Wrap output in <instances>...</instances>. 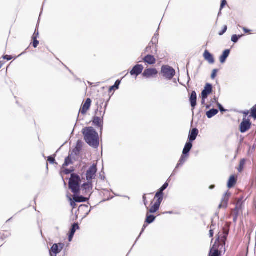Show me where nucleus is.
I'll return each mask as SVG.
<instances>
[{
  "label": "nucleus",
  "instance_id": "1",
  "mask_svg": "<svg viewBox=\"0 0 256 256\" xmlns=\"http://www.w3.org/2000/svg\"><path fill=\"white\" fill-rule=\"evenodd\" d=\"M82 134L88 144L94 148L98 147L99 145L98 135L92 127L84 128L83 129Z\"/></svg>",
  "mask_w": 256,
  "mask_h": 256
},
{
  "label": "nucleus",
  "instance_id": "2",
  "mask_svg": "<svg viewBox=\"0 0 256 256\" xmlns=\"http://www.w3.org/2000/svg\"><path fill=\"white\" fill-rule=\"evenodd\" d=\"M80 182L81 179L78 174H71L68 182V186L72 192L74 194L80 193Z\"/></svg>",
  "mask_w": 256,
  "mask_h": 256
},
{
  "label": "nucleus",
  "instance_id": "3",
  "mask_svg": "<svg viewBox=\"0 0 256 256\" xmlns=\"http://www.w3.org/2000/svg\"><path fill=\"white\" fill-rule=\"evenodd\" d=\"M161 72L163 76L168 80L172 79L176 74L175 70L168 65L162 66Z\"/></svg>",
  "mask_w": 256,
  "mask_h": 256
},
{
  "label": "nucleus",
  "instance_id": "4",
  "mask_svg": "<svg viewBox=\"0 0 256 256\" xmlns=\"http://www.w3.org/2000/svg\"><path fill=\"white\" fill-rule=\"evenodd\" d=\"M96 172V164H93L86 172V180L88 181H90L94 178Z\"/></svg>",
  "mask_w": 256,
  "mask_h": 256
},
{
  "label": "nucleus",
  "instance_id": "5",
  "mask_svg": "<svg viewBox=\"0 0 256 256\" xmlns=\"http://www.w3.org/2000/svg\"><path fill=\"white\" fill-rule=\"evenodd\" d=\"M250 121L248 120H246V118H244L240 126V132L242 133L246 132L250 128Z\"/></svg>",
  "mask_w": 256,
  "mask_h": 256
},
{
  "label": "nucleus",
  "instance_id": "6",
  "mask_svg": "<svg viewBox=\"0 0 256 256\" xmlns=\"http://www.w3.org/2000/svg\"><path fill=\"white\" fill-rule=\"evenodd\" d=\"M231 193L228 191L224 194L222 200L221 202L218 206L219 208H226L228 206V202Z\"/></svg>",
  "mask_w": 256,
  "mask_h": 256
},
{
  "label": "nucleus",
  "instance_id": "7",
  "mask_svg": "<svg viewBox=\"0 0 256 256\" xmlns=\"http://www.w3.org/2000/svg\"><path fill=\"white\" fill-rule=\"evenodd\" d=\"M228 234V232L226 230H224V234L221 235H218V238L216 239L215 243L218 242V244H221L223 246H225L226 241L227 238V236Z\"/></svg>",
  "mask_w": 256,
  "mask_h": 256
},
{
  "label": "nucleus",
  "instance_id": "8",
  "mask_svg": "<svg viewBox=\"0 0 256 256\" xmlns=\"http://www.w3.org/2000/svg\"><path fill=\"white\" fill-rule=\"evenodd\" d=\"M158 42V35L155 34L152 37L151 42L149 43L148 46L146 48V52H148L154 53L152 50H151L152 47L154 48V45L156 46Z\"/></svg>",
  "mask_w": 256,
  "mask_h": 256
},
{
  "label": "nucleus",
  "instance_id": "9",
  "mask_svg": "<svg viewBox=\"0 0 256 256\" xmlns=\"http://www.w3.org/2000/svg\"><path fill=\"white\" fill-rule=\"evenodd\" d=\"M158 71L156 68H149L144 70L142 76L146 78H150L156 76L158 74Z\"/></svg>",
  "mask_w": 256,
  "mask_h": 256
},
{
  "label": "nucleus",
  "instance_id": "10",
  "mask_svg": "<svg viewBox=\"0 0 256 256\" xmlns=\"http://www.w3.org/2000/svg\"><path fill=\"white\" fill-rule=\"evenodd\" d=\"M212 85L210 84H206L204 90L202 92V96L203 99H206L208 94L212 92Z\"/></svg>",
  "mask_w": 256,
  "mask_h": 256
},
{
  "label": "nucleus",
  "instance_id": "11",
  "mask_svg": "<svg viewBox=\"0 0 256 256\" xmlns=\"http://www.w3.org/2000/svg\"><path fill=\"white\" fill-rule=\"evenodd\" d=\"M91 102L92 100L90 98L86 100L84 104L82 105V107L80 110V112L82 114H85L86 113L87 111L90 108Z\"/></svg>",
  "mask_w": 256,
  "mask_h": 256
},
{
  "label": "nucleus",
  "instance_id": "12",
  "mask_svg": "<svg viewBox=\"0 0 256 256\" xmlns=\"http://www.w3.org/2000/svg\"><path fill=\"white\" fill-rule=\"evenodd\" d=\"M143 70L144 66L142 64H136L130 72V74L132 76L136 75L138 76L142 72Z\"/></svg>",
  "mask_w": 256,
  "mask_h": 256
},
{
  "label": "nucleus",
  "instance_id": "13",
  "mask_svg": "<svg viewBox=\"0 0 256 256\" xmlns=\"http://www.w3.org/2000/svg\"><path fill=\"white\" fill-rule=\"evenodd\" d=\"M196 100H197V96L196 93L195 91H192L191 93L190 101V102L191 106L192 108V110L194 112V110L195 108V107L196 105Z\"/></svg>",
  "mask_w": 256,
  "mask_h": 256
},
{
  "label": "nucleus",
  "instance_id": "14",
  "mask_svg": "<svg viewBox=\"0 0 256 256\" xmlns=\"http://www.w3.org/2000/svg\"><path fill=\"white\" fill-rule=\"evenodd\" d=\"M198 129L194 128H193L190 132L188 136V140L189 142H192L194 141L198 134Z\"/></svg>",
  "mask_w": 256,
  "mask_h": 256
},
{
  "label": "nucleus",
  "instance_id": "15",
  "mask_svg": "<svg viewBox=\"0 0 256 256\" xmlns=\"http://www.w3.org/2000/svg\"><path fill=\"white\" fill-rule=\"evenodd\" d=\"M186 157L187 155H184L183 154L181 156L178 164H177L176 168L174 170V172H172V175L174 174L176 172V169L182 166L186 162Z\"/></svg>",
  "mask_w": 256,
  "mask_h": 256
},
{
  "label": "nucleus",
  "instance_id": "16",
  "mask_svg": "<svg viewBox=\"0 0 256 256\" xmlns=\"http://www.w3.org/2000/svg\"><path fill=\"white\" fill-rule=\"evenodd\" d=\"M204 57L210 64H214V59L212 55L207 50H206L204 53Z\"/></svg>",
  "mask_w": 256,
  "mask_h": 256
},
{
  "label": "nucleus",
  "instance_id": "17",
  "mask_svg": "<svg viewBox=\"0 0 256 256\" xmlns=\"http://www.w3.org/2000/svg\"><path fill=\"white\" fill-rule=\"evenodd\" d=\"M93 123L96 126L100 128V132H102V130L103 120L100 117L95 116L94 118Z\"/></svg>",
  "mask_w": 256,
  "mask_h": 256
},
{
  "label": "nucleus",
  "instance_id": "18",
  "mask_svg": "<svg viewBox=\"0 0 256 256\" xmlns=\"http://www.w3.org/2000/svg\"><path fill=\"white\" fill-rule=\"evenodd\" d=\"M144 61L149 64H154L156 63V60L154 56L148 54L144 58Z\"/></svg>",
  "mask_w": 256,
  "mask_h": 256
},
{
  "label": "nucleus",
  "instance_id": "19",
  "mask_svg": "<svg viewBox=\"0 0 256 256\" xmlns=\"http://www.w3.org/2000/svg\"><path fill=\"white\" fill-rule=\"evenodd\" d=\"M220 252L217 248V244L215 243L210 248L209 256H219Z\"/></svg>",
  "mask_w": 256,
  "mask_h": 256
},
{
  "label": "nucleus",
  "instance_id": "20",
  "mask_svg": "<svg viewBox=\"0 0 256 256\" xmlns=\"http://www.w3.org/2000/svg\"><path fill=\"white\" fill-rule=\"evenodd\" d=\"M192 143L190 142H187L186 144H185V146L184 147V148L183 150L182 154L184 155H188L189 152H190V150L192 149Z\"/></svg>",
  "mask_w": 256,
  "mask_h": 256
},
{
  "label": "nucleus",
  "instance_id": "21",
  "mask_svg": "<svg viewBox=\"0 0 256 256\" xmlns=\"http://www.w3.org/2000/svg\"><path fill=\"white\" fill-rule=\"evenodd\" d=\"M230 53V50H226L220 56V60L221 63L223 64L224 63L227 58L228 56Z\"/></svg>",
  "mask_w": 256,
  "mask_h": 256
},
{
  "label": "nucleus",
  "instance_id": "22",
  "mask_svg": "<svg viewBox=\"0 0 256 256\" xmlns=\"http://www.w3.org/2000/svg\"><path fill=\"white\" fill-rule=\"evenodd\" d=\"M236 182V178L234 176L232 175L230 176L228 182V188H232Z\"/></svg>",
  "mask_w": 256,
  "mask_h": 256
},
{
  "label": "nucleus",
  "instance_id": "23",
  "mask_svg": "<svg viewBox=\"0 0 256 256\" xmlns=\"http://www.w3.org/2000/svg\"><path fill=\"white\" fill-rule=\"evenodd\" d=\"M218 111L216 109L212 108L206 112V116L208 118H210L218 113Z\"/></svg>",
  "mask_w": 256,
  "mask_h": 256
},
{
  "label": "nucleus",
  "instance_id": "24",
  "mask_svg": "<svg viewBox=\"0 0 256 256\" xmlns=\"http://www.w3.org/2000/svg\"><path fill=\"white\" fill-rule=\"evenodd\" d=\"M74 194V200L76 202H86L88 200V198H84L82 196H76Z\"/></svg>",
  "mask_w": 256,
  "mask_h": 256
},
{
  "label": "nucleus",
  "instance_id": "25",
  "mask_svg": "<svg viewBox=\"0 0 256 256\" xmlns=\"http://www.w3.org/2000/svg\"><path fill=\"white\" fill-rule=\"evenodd\" d=\"M156 217L153 215H148V214H146V220L145 222H146L148 224H150L154 222L155 220Z\"/></svg>",
  "mask_w": 256,
  "mask_h": 256
},
{
  "label": "nucleus",
  "instance_id": "26",
  "mask_svg": "<svg viewBox=\"0 0 256 256\" xmlns=\"http://www.w3.org/2000/svg\"><path fill=\"white\" fill-rule=\"evenodd\" d=\"M92 182L88 181V182L84 184L82 186V188L86 190V192L89 191L92 188Z\"/></svg>",
  "mask_w": 256,
  "mask_h": 256
},
{
  "label": "nucleus",
  "instance_id": "27",
  "mask_svg": "<svg viewBox=\"0 0 256 256\" xmlns=\"http://www.w3.org/2000/svg\"><path fill=\"white\" fill-rule=\"evenodd\" d=\"M51 250L54 254H56L60 252L61 250H59L58 244H55L52 246Z\"/></svg>",
  "mask_w": 256,
  "mask_h": 256
},
{
  "label": "nucleus",
  "instance_id": "28",
  "mask_svg": "<svg viewBox=\"0 0 256 256\" xmlns=\"http://www.w3.org/2000/svg\"><path fill=\"white\" fill-rule=\"evenodd\" d=\"M71 164H72V159H71L70 156H68L65 158L64 162L62 165V168L67 166Z\"/></svg>",
  "mask_w": 256,
  "mask_h": 256
},
{
  "label": "nucleus",
  "instance_id": "29",
  "mask_svg": "<svg viewBox=\"0 0 256 256\" xmlns=\"http://www.w3.org/2000/svg\"><path fill=\"white\" fill-rule=\"evenodd\" d=\"M160 208V206L157 204H154L153 206L149 210L150 213H154L156 212Z\"/></svg>",
  "mask_w": 256,
  "mask_h": 256
},
{
  "label": "nucleus",
  "instance_id": "30",
  "mask_svg": "<svg viewBox=\"0 0 256 256\" xmlns=\"http://www.w3.org/2000/svg\"><path fill=\"white\" fill-rule=\"evenodd\" d=\"M245 162H246V160L244 159H242L240 160V164H239V167L238 168L239 172H242V171Z\"/></svg>",
  "mask_w": 256,
  "mask_h": 256
},
{
  "label": "nucleus",
  "instance_id": "31",
  "mask_svg": "<svg viewBox=\"0 0 256 256\" xmlns=\"http://www.w3.org/2000/svg\"><path fill=\"white\" fill-rule=\"evenodd\" d=\"M241 200H238L237 202L236 206L234 210L236 212L237 214L239 210L241 208V206H242Z\"/></svg>",
  "mask_w": 256,
  "mask_h": 256
},
{
  "label": "nucleus",
  "instance_id": "32",
  "mask_svg": "<svg viewBox=\"0 0 256 256\" xmlns=\"http://www.w3.org/2000/svg\"><path fill=\"white\" fill-rule=\"evenodd\" d=\"M79 228V226L78 223H74L72 224L70 229V232L74 234L76 230Z\"/></svg>",
  "mask_w": 256,
  "mask_h": 256
},
{
  "label": "nucleus",
  "instance_id": "33",
  "mask_svg": "<svg viewBox=\"0 0 256 256\" xmlns=\"http://www.w3.org/2000/svg\"><path fill=\"white\" fill-rule=\"evenodd\" d=\"M215 226H216V224H214L213 223V222L212 221V224L210 227V234H209L210 236V238H212L214 236V229Z\"/></svg>",
  "mask_w": 256,
  "mask_h": 256
},
{
  "label": "nucleus",
  "instance_id": "34",
  "mask_svg": "<svg viewBox=\"0 0 256 256\" xmlns=\"http://www.w3.org/2000/svg\"><path fill=\"white\" fill-rule=\"evenodd\" d=\"M242 36V35H236L234 34L232 37V41L234 43L238 42V39Z\"/></svg>",
  "mask_w": 256,
  "mask_h": 256
},
{
  "label": "nucleus",
  "instance_id": "35",
  "mask_svg": "<svg viewBox=\"0 0 256 256\" xmlns=\"http://www.w3.org/2000/svg\"><path fill=\"white\" fill-rule=\"evenodd\" d=\"M251 116L254 118H256V106L251 109Z\"/></svg>",
  "mask_w": 256,
  "mask_h": 256
},
{
  "label": "nucleus",
  "instance_id": "36",
  "mask_svg": "<svg viewBox=\"0 0 256 256\" xmlns=\"http://www.w3.org/2000/svg\"><path fill=\"white\" fill-rule=\"evenodd\" d=\"M34 42H33V46L34 48H36L39 44V41L36 39V38H32Z\"/></svg>",
  "mask_w": 256,
  "mask_h": 256
},
{
  "label": "nucleus",
  "instance_id": "37",
  "mask_svg": "<svg viewBox=\"0 0 256 256\" xmlns=\"http://www.w3.org/2000/svg\"><path fill=\"white\" fill-rule=\"evenodd\" d=\"M157 198H158L156 202L154 204H157L158 206H160V204L163 200V196H160V197H157Z\"/></svg>",
  "mask_w": 256,
  "mask_h": 256
},
{
  "label": "nucleus",
  "instance_id": "38",
  "mask_svg": "<svg viewBox=\"0 0 256 256\" xmlns=\"http://www.w3.org/2000/svg\"><path fill=\"white\" fill-rule=\"evenodd\" d=\"M218 72V70L217 69H214L213 70H212V75H211V78L212 79H214L216 76V73L217 72Z\"/></svg>",
  "mask_w": 256,
  "mask_h": 256
},
{
  "label": "nucleus",
  "instance_id": "39",
  "mask_svg": "<svg viewBox=\"0 0 256 256\" xmlns=\"http://www.w3.org/2000/svg\"><path fill=\"white\" fill-rule=\"evenodd\" d=\"M227 28H228L227 26H224V28H223V29H222V30L219 32L218 34L220 36L223 35L226 32V31L227 30Z\"/></svg>",
  "mask_w": 256,
  "mask_h": 256
},
{
  "label": "nucleus",
  "instance_id": "40",
  "mask_svg": "<svg viewBox=\"0 0 256 256\" xmlns=\"http://www.w3.org/2000/svg\"><path fill=\"white\" fill-rule=\"evenodd\" d=\"M163 196V192L160 189L156 193L155 197Z\"/></svg>",
  "mask_w": 256,
  "mask_h": 256
},
{
  "label": "nucleus",
  "instance_id": "41",
  "mask_svg": "<svg viewBox=\"0 0 256 256\" xmlns=\"http://www.w3.org/2000/svg\"><path fill=\"white\" fill-rule=\"evenodd\" d=\"M74 171V170L73 168H72V169H65L64 172L66 174H68Z\"/></svg>",
  "mask_w": 256,
  "mask_h": 256
},
{
  "label": "nucleus",
  "instance_id": "42",
  "mask_svg": "<svg viewBox=\"0 0 256 256\" xmlns=\"http://www.w3.org/2000/svg\"><path fill=\"white\" fill-rule=\"evenodd\" d=\"M48 160L50 164H54L55 162L54 158L51 156L48 157Z\"/></svg>",
  "mask_w": 256,
  "mask_h": 256
},
{
  "label": "nucleus",
  "instance_id": "43",
  "mask_svg": "<svg viewBox=\"0 0 256 256\" xmlns=\"http://www.w3.org/2000/svg\"><path fill=\"white\" fill-rule=\"evenodd\" d=\"M168 184L166 182L160 189L163 192L168 188Z\"/></svg>",
  "mask_w": 256,
  "mask_h": 256
},
{
  "label": "nucleus",
  "instance_id": "44",
  "mask_svg": "<svg viewBox=\"0 0 256 256\" xmlns=\"http://www.w3.org/2000/svg\"><path fill=\"white\" fill-rule=\"evenodd\" d=\"M2 58L6 60H10L12 58V56L8 55L4 56Z\"/></svg>",
  "mask_w": 256,
  "mask_h": 256
},
{
  "label": "nucleus",
  "instance_id": "45",
  "mask_svg": "<svg viewBox=\"0 0 256 256\" xmlns=\"http://www.w3.org/2000/svg\"><path fill=\"white\" fill-rule=\"evenodd\" d=\"M38 35L39 32L38 30H36L32 38H36V39H37L38 37Z\"/></svg>",
  "mask_w": 256,
  "mask_h": 256
},
{
  "label": "nucleus",
  "instance_id": "46",
  "mask_svg": "<svg viewBox=\"0 0 256 256\" xmlns=\"http://www.w3.org/2000/svg\"><path fill=\"white\" fill-rule=\"evenodd\" d=\"M120 83V81L119 80H117L116 82H115V84L114 85V87L116 88V89H118V86H119V85Z\"/></svg>",
  "mask_w": 256,
  "mask_h": 256
},
{
  "label": "nucleus",
  "instance_id": "47",
  "mask_svg": "<svg viewBox=\"0 0 256 256\" xmlns=\"http://www.w3.org/2000/svg\"><path fill=\"white\" fill-rule=\"evenodd\" d=\"M226 0H222L220 4V10L224 7L226 4Z\"/></svg>",
  "mask_w": 256,
  "mask_h": 256
},
{
  "label": "nucleus",
  "instance_id": "48",
  "mask_svg": "<svg viewBox=\"0 0 256 256\" xmlns=\"http://www.w3.org/2000/svg\"><path fill=\"white\" fill-rule=\"evenodd\" d=\"M74 234L70 232V235L68 236V240L70 242L72 240Z\"/></svg>",
  "mask_w": 256,
  "mask_h": 256
},
{
  "label": "nucleus",
  "instance_id": "49",
  "mask_svg": "<svg viewBox=\"0 0 256 256\" xmlns=\"http://www.w3.org/2000/svg\"><path fill=\"white\" fill-rule=\"evenodd\" d=\"M218 106L219 109H220V112H225L226 111V110H224V108L222 107V106L220 104H218Z\"/></svg>",
  "mask_w": 256,
  "mask_h": 256
},
{
  "label": "nucleus",
  "instance_id": "50",
  "mask_svg": "<svg viewBox=\"0 0 256 256\" xmlns=\"http://www.w3.org/2000/svg\"><path fill=\"white\" fill-rule=\"evenodd\" d=\"M143 200H144V205L146 206L148 202H147V200H146V194H144L143 196Z\"/></svg>",
  "mask_w": 256,
  "mask_h": 256
},
{
  "label": "nucleus",
  "instance_id": "51",
  "mask_svg": "<svg viewBox=\"0 0 256 256\" xmlns=\"http://www.w3.org/2000/svg\"><path fill=\"white\" fill-rule=\"evenodd\" d=\"M147 226V225L146 224H144L143 226H142V230L140 233V235L142 234L144 232V229L146 228V227Z\"/></svg>",
  "mask_w": 256,
  "mask_h": 256
},
{
  "label": "nucleus",
  "instance_id": "52",
  "mask_svg": "<svg viewBox=\"0 0 256 256\" xmlns=\"http://www.w3.org/2000/svg\"><path fill=\"white\" fill-rule=\"evenodd\" d=\"M243 30H244V31L245 32V33H248V32H250V30H248V29H247V28H243Z\"/></svg>",
  "mask_w": 256,
  "mask_h": 256
},
{
  "label": "nucleus",
  "instance_id": "53",
  "mask_svg": "<svg viewBox=\"0 0 256 256\" xmlns=\"http://www.w3.org/2000/svg\"><path fill=\"white\" fill-rule=\"evenodd\" d=\"M248 111H245L243 112V114H244L246 116H247L248 114Z\"/></svg>",
  "mask_w": 256,
  "mask_h": 256
},
{
  "label": "nucleus",
  "instance_id": "54",
  "mask_svg": "<svg viewBox=\"0 0 256 256\" xmlns=\"http://www.w3.org/2000/svg\"><path fill=\"white\" fill-rule=\"evenodd\" d=\"M214 187H215V186H214V185H212V186H210V189L212 190V189L214 188Z\"/></svg>",
  "mask_w": 256,
  "mask_h": 256
},
{
  "label": "nucleus",
  "instance_id": "55",
  "mask_svg": "<svg viewBox=\"0 0 256 256\" xmlns=\"http://www.w3.org/2000/svg\"><path fill=\"white\" fill-rule=\"evenodd\" d=\"M205 100H206V99H203V98H202V104H204V103H205Z\"/></svg>",
  "mask_w": 256,
  "mask_h": 256
},
{
  "label": "nucleus",
  "instance_id": "56",
  "mask_svg": "<svg viewBox=\"0 0 256 256\" xmlns=\"http://www.w3.org/2000/svg\"><path fill=\"white\" fill-rule=\"evenodd\" d=\"M71 205L73 206V208L74 207V206H76V204L74 202H71Z\"/></svg>",
  "mask_w": 256,
  "mask_h": 256
},
{
  "label": "nucleus",
  "instance_id": "57",
  "mask_svg": "<svg viewBox=\"0 0 256 256\" xmlns=\"http://www.w3.org/2000/svg\"><path fill=\"white\" fill-rule=\"evenodd\" d=\"M114 88H115L114 86H111V87L110 88V90H112V89H114Z\"/></svg>",
  "mask_w": 256,
  "mask_h": 256
},
{
  "label": "nucleus",
  "instance_id": "58",
  "mask_svg": "<svg viewBox=\"0 0 256 256\" xmlns=\"http://www.w3.org/2000/svg\"><path fill=\"white\" fill-rule=\"evenodd\" d=\"M2 64H1V62H0V68L2 67Z\"/></svg>",
  "mask_w": 256,
  "mask_h": 256
},
{
  "label": "nucleus",
  "instance_id": "59",
  "mask_svg": "<svg viewBox=\"0 0 256 256\" xmlns=\"http://www.w3.org/2000/svg\"><path fill=\"white\" fill-rule=\"evenodd\" d=\"M0 236L1 238H2V234H0Z\"/></svg>",
  "mask_w": 256,
  "mask_h": 256
},
{
  "label": "nucleus",
  "instance_id": "60",
  "mask_svg": "<svg viewBox=\"0 0 256 256\" xmlns=\"http://www.w3.org/2000/svg\"><path fill=\"white\" fill-rule=\"evenodd\" d=\"M157 50H156V47L154 48V52H156Z\"/></svg>",
  "mask_w": 256,
  "mask_h": 256
},
{
  "label": "nucleus",
  "instance_id": "61",
  "mask_svg": "<svg viewBox=\"0 0 256 256\" xmlns=\"http://www.w3.org/2000/svg\"><path fill=\"white\" fill-rule=\"evenodd\" d=\"M210 106H206V108H210Z\"/></svg>",
  "mask_w": 256,
  "mask_h": 256
},
{
  "label": "nucleus",
  "instance_id": "62",
  "mask_svg": "<svg viewBox=\"0 0 256 256\" xmlns=\"http://www.w3.org/2000/svg\"><path fill=\"white\" fill-rule=\"evenodd\" d=\"M188 79L190 80V78L188 77Z\"/></svg>",
  "mask_w": 256,
  "mask_h": 256
},
{
  "label": "nucleus",
  "instance_id": "63",
  "mask_svg": "<svg viewBox=\"0 0 256 256\" xmlns=\"http://www.w3.org/2000/svg\"><path fill=\"white\" fill-rule=\"evenodd\" d=\"M236 218H234V220H236Z\"/></svg>",
  "mask_w": 256,
  "mask_h": 256
}]
</instances>
